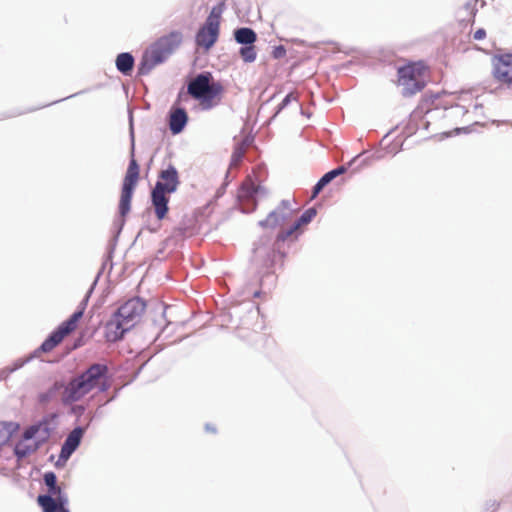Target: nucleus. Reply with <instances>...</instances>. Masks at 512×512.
<instances>
[{"label": "nucleus", "mask_w": 512, "mask_h": 512, "mask_svg": "<svg viewBox=\"0 0 512 512\" xmlns=\"http://www.w3.org/2000/svg\"><path fill=\"white\" fill-rule=\"evenodd\" d=\"M108 366L95 363L90 365L84 372L73 378L64 391V400L73 403L81 400L93 390L105 392L109 389Z\"/></svg>", "instance_id": "nucleus-1"}, {"label": "nucleus", "mask_w": 512, "mask_h": 512, "mask_svg": "<svg viewBox=\"0 0 512 512\" xmlns=\"http://www.w3.org/2000/svg\"><path fill=\"white\" fill-rule=\"evenodd\" d=\"M183 35L179 31H172L160 37L144 52L139 67V75H147L157 65L164 62L181 44Z\"/></svg>", "instance_id": "nucleus-2"}, {"label": "nucleus", "mask_w": 512, "mask_h": 512, "mask_svg": "<svg viewBox=\"0 0 512 512\" xmlns=\"http://www.w3.org/2000/svg\"><path fill=\"white\" fill-rule=\"evenodd\" d=\"M146 309V303L138 298H131L121 305L112 320L107 324L110 340L116 341L139 321Z\"/></svg>", "instance_id": "nucleus-3"}, {"label": "nucleus", "mask_w": 512, "mask_h": 512, "mask_svg": "<svg viewBox=\"0 0 512 512\" xmlns=\"http://www.w3.org/2000/svg\"><path fill=\"white\" fill-rule=\"evenodd\" d=\"M188 94L200 102L202 109L209 110L221 101L224 88L213 81L211 73H202L192 79L187 86Z\"/></svg>", "instance_id": "nucleus-4"}, {"label": "nucleus", "mask_w": 512, "mask_h": 512, "mask_svg": "<svg viewBox=\"0 0 512 512\" xmlns=\"http://www.w3.org/2000/svg\"><path fill=\"white\" fill-rule=\"evenodd\" d=\"M428 67L423 61L409 62L397 69L396 85L404 96L422 91L426 85Z\"/></svg>", "instance_id": "nucleus-5"}, {"label": "nucleus", "mask_w": 512, "mask_h": 512, "mask_svg": "<svg viewBox=\"0 0 512 512\" xmlns=\"http://www.w3.org/2000/svg\"><path fill=\"white\" fill-rule=\"evenodd\" d=\"M140 178V167L134 156V149L131 151V159L123 179L121 196L119 201V213L125 217L130 211V205L134 190Z\"/></svg>", "instance_id": "nucleus-6"}, {"label": "nucleus", "mask_w": 512, "mask_h": 512, "mask_svg": "<svg viewBox=\"0 0 512 512\" xmlns=\"http://www.w3.org/2000/svg\"><path fill=\"white\" fill-rule=\"evenodd\" d=\"M223 10V3L212 8L204 25L197 32V45L208 50L216 43L219 36L221 15Z\"/></svg>", "instance_id": "nucleus-7"}, {"label": "nucleus", "mask_w": 512, "mask_h": 512, "mask_svg": "<svg viewBox=\"0 0 512 512\" xmlns=\"http://www.w3.org/2000/svg\"><path fill=\"white\" fill-rule=\"evenodd\" d=\"M83 316V309L74 312L70 318L59 325L52 334L41 344L38 351L43 353L51 352L63 339L71 334L78 326Z\"/></svg>", "instance_id": "nucleus-8"}, {"label": "nucleus", "mask_w": 512, "mask_h": 512, "mask_svg": "<svg viewBox=\"0 0 512 512\" xmlns=\"http://www.w3.org/2000/svg\"><path fill=\"white\" fill-rule=\"evenodd\" d=\"M494 78L507 86H512V54H503L493 62Z\"/></svg>", "instance_id": "nucleus-9"}, {"label": "nucleus", "mask_w": 512, "mask_h": 512, "mask_svg": "<svg viewBox=\"0 0 512 512\" xmlns=\"http://www.w3.org/2000/svg\"><path fill=\"white\" fill-rule=\"evenodd\" d=\"M37 503L43 512H69L65 507L67 498L63 495H39Z\"/></svg>", "instance_id": "nucleus-10"}, {"label": "nucleus", "mask_w": 512, "mask_h": 512, "mask_svg": "<svg viewBox=\"0 0 512 512\" xmlns=\"http://www.w3.org/2000/svg\"><path fill=\"white\" fill-rule=\"evenodd\" d=\"M168 195V193L162 191V186H160V184L155 185L151 192V202L158 220L164 219L168 214Z\"/></svg>", "instance_id": "nucleus-11"}, {"label": "nucleus", "mask_w": 512, "mask_h": 512, "mask_svg": "<svg viewBox=\"0 0 512 512\" xmlns=\"http://www.w3.org/2000/svg\"><path fill=\"white\" fill-rule=\"evenodd\" d=\"M290 212H292L291 201L282 200L277 209L270 212L266 219L260 222V225L265 228H274L278 226L281 221L288 218Z\"/></svg>", "instance_id": "nucleus-12"}, {"label": "nucleus", "mask_w": 512, "mask_h": 512, "mask_svg": "<svg viewBox=\"0 0 512 512\" xmlns=\"http://www.w3.org/2000/svg\"><path fill=\"white\" fill-rule=\"evenodd\" d=\"M162 186V191L168 194L175 192L180 184L178 172L175 167L169 166L159 174V180L155 185Z\"/></svg>", "instance_id": "nucleus-13"}, {"label": "nucleus", "mask_w": 512, "mask_h": 512, "mask_svg": "<svg viewBox=\"0 0 512 512\" xmlns=\"http://www.w3.org/2000/svg\"><path fill=\"white\" fill-rule=\"evenodd\" d=\"M316 216V210L314 208L307 209L301 217L287 230L281 231L277 235L278 241H285L290 238L294 233H297L300 228L307 225Z\"/></svg>", "instance_id": "nucleus-14"}, {"label": "nucleus", "mask_w": 512, "mask_h": 512, "mask_svg": "<svg viewBox=\"0 0 512 512\" xmlns=\"http://www.w3.org/2000/svg\"><path fill=\"white\" fill-rule=\"evenodd\" d=\"M82 436H83V430L81 428H75L67 436V438L61 448L60 456L62 458H68L79 446Z\"/></svg>", "instance_id": "nucleus-15"}, {"label": "nucleus", "mask_w": 512, "mask_h": 512, "mask_svg": "<svg viewBox=\"0 0 512 512\" xmlns=\"http://www.w3.org/2000/svg\"><path fill=\"white\" fill-rule=\"evenodd\" d=\"M188 121V116L183 108H176L171 111L169 128L173 134L180 133Z\"/></svg>", "instance_id": "nucleus-16"}, {"label": "nucleus", "mask_w": 512, "mask_h": 512, "mask_svg": "<svg viewBox=\"0 0 512 512\" xmlns=\"http://www.w3.org/2000/svg\"><path fill=\"white\" fill-rule=\"evenodd\" d=\"M344 171V167H339L324 174L314 186L312 198L316 197L328 183H330L338 175L344 173Z\"/></svg>", "instance_id": "nucleus-17"}, {"label": "nucleus", "mask_w": 512, "mask_h": 512, "mask_svg": "<svg viewBox=\"0 0 512 512\" xmlns=\"http://www.w3.org/2000/svg\"><path fill=\"white\" fill-rule=\"evenodd\" d=\"M134 66V58L130 53H121L116 58V67L124 75H130Z\"/></svg>", "instance_id": "nucleus-18"}, {"label": "nucleus", "mask_w": 512, "mask_h": 512, "mask_svg": "<svg viewBox=\"0 0 512 512\" xmlns=\"http://www.w3.org/2000/svg\"><path fill=\"white\" fill-rule=\"evenodd\" d=\"M38 448V445L35 441H28L22 438L15 446V454L19 458H24L33 452H35Z\"/></svg>", "instance_id": "nucleus-19"}, {"label": "nucleus", "mask_w": 512, "mask_h": 512, "mask_svg": "<svg viewBox=\"0 0 512 512\" xmlns=\"http://www.w3.org/2000/svg\"><path fill=\"white\" fill-rule=\"evenodd\" d=\"M234 35L238 43L245 45H253L257 39L256 33L251 28H239Z\"/></svg>", "instance_id": "nucleus-20"}, {"label": "nucleus", "mask_w": 512, "mask_h": 512, "mask_svg": "<svg viewBox=\"0 0 512 512\" xmlns=\"http://www.w3.org/2000/svg\"><path fill=\"white\" fill-rule=\"evenodd\" d=\"M44 482L49 488L51 495H62V489L57 485V477L53 472H47L44 474Z\"/></svg>", "instance_id": "nucleus-21"}, {"label": "nucleus", "mask_w": 512, "mask_h": 512, "mask_svg": "<svg viewBox=\"0 0 512 512\" xmlns=\"http://www.w3.org/2000/svg\"><path fill=\"white\" fill-rule=\"evenodd\" d=\"M245 153H246V148H245L244 143H238L234 147V150L232 152L230 166L237 167L240 164V162L242 161Z\"/></svg>", "instance_id": "nucleus-22"}, {"label": "nucleus", "mask_w": 512, "mask_h": 512, "mask_svg": "<svg viewBox=\"0 0 512 512\" xmlns=\"http://www.w3.org/2000/svg\"><path fill=\"white\" fill-rule=\"evenodd\" d=\"M239 53H240L241 58L247 63H251V62L255 61L256 56H257L255 46H253V45H247V46L241 47Z\"/></svg>", "instance_id": "nucleus-23"}, {"label": "nucleus", "mask_w": 512, "mask_h": 512, "mask_svg": "<svg viewBox=\"0 0 512 512\" xmlns=\"http://www.w3.org/2000/svg\"><path fill=\"white\" fill-rule=\"evenodd\" d=\"M241 191L243 197L252 198L258 192V187L251 181H247L242 184Z\"/></svg>", "instance_id": "nucleus-24"}, {"label": "nucleus", "mask_w": 512, "mask_h": 512, "mask_svg": "<svg viewBox=\"0 0 512 512\" xmlns=\"http://www.w3.org/2000/svg\"><path fill=\"white\" fill-rule=\"evenodd\" d=\"M291 101H298V95L296 93H294V92H291L288 95H286V97L283 99V101L280 104V108H284Z\"/></svg>", "instance_id": "nucleus-25"}, {"label": "nucleus", "mask_w": 512, "mask_h": 512, "mask_svg": "<svg viewBox=\"0 0 512 512\" xmlns=\"http://www.w3.org/2000/svg\"><path fill=\"white\" fill-rule=\"evenodd\" d=\"M38 432V428L37 427H30L28 428L24 434H23V437L24 439L28 440V441H33V437L35 436V434Z\"/></svg>", "instance_id": "nucleus-26"}, {"label": "nucleus", "mask_w": 512, "mask_h": 512, "mask_svg": "<svg viewBox=\"0 0 512 512\" xmlns=\"http://www.w3.org/2000/svg\"><path fill=\"white\" fill-rule=\"evenodd\" d=\"M485 37H486V31H485V29H483V28H479V29H477V30L473 33V35H472V38H473L474 40H476V41L483 40V39H485Z\"/></svg>", "instance_id": "nucleus-27"}, {"label": "nucleus", "mask_w": 512, "mask_h": 512, "mask_svg": "<svg viewBox=\"0 0 512 512\" xmlns=\"http://www.w3.org/2000/svg\"><path fill=\"white\" fill-rule=\"evenodd\" d=\"M286 55V49L283 46H277L273 50V56L274 58H282Z\"/></svg>", "instance_id": "nucleus-28"}]
</instances>
